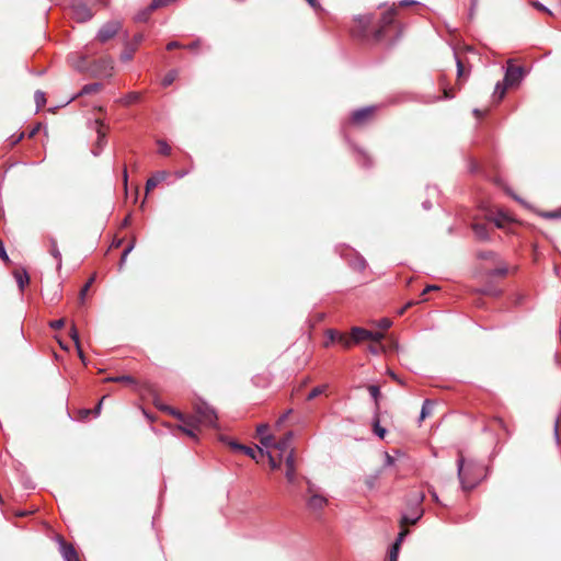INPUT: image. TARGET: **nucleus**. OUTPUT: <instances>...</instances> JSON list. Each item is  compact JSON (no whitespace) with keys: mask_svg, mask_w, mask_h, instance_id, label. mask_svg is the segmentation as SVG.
Returning <instances> with one entry per match:
<instances>
[{"mask_svg":"<svg viewBox=\"0 0 561 561\" xmlns=\"http://www.w3.org/2000/svg\"><path fill=\"white\" fill-rule=\"evenodd\" d=\"M458 479L463 491L474 489L483 479V466L472 459L466 460L461 453L457 459Z\"/></svg>","mask_w":561,"mask_h":561,"instance_id":"f257e3e1","label":"nucleus"},{"mask_svg":"<svg viewBox=\"0 0 561 561\" xmlns=\"http://www.w3.org/2000/svg\"><path fill=\"white\" fill-rule=\"evenodd\" d=\"M194 415H190L188 417H193V427H182V432L192 438H196V430L198 424L207 426V427H216L217 425V413L216 411L208 405L204 401H196L194 403Z\"/></svg>","mask_w":561,"mask_h":561,"instance_id":"f03ea898","label":"nucleus"},{"mask_svg":"<svg viewBox=\"0 0 561 561\" xmlns=\"http://www.w3.org/2000/svg\"><path fill=\"white\" fill-rule=\"evenodd\" d=\"M383 337L385 334L380 331L373 332L363 328L355 327L352 329L351 337L341 335L340 341L345 347H350L352 343H358L366 340L380 343Z\"/></svg>","mask_w":561,"mask_h":561,"instance_id":"7ed1b4c3","label":"nucleus"},{"mask_svg":"<svg viewBox=\"0 0 561 561\" xmlns=\"http://www.w3.org/2000/svg\"><path fill=\"white\" fill-rule=\"evenodd\" d=\"M307 507L312 512L322 511L328 504V499L325 495L320 493L319 488L316 486L310 480H307Z\"/></svg>","mask_w":561,"mask_h":561,"instance_id":"20e7f679","label":"nucleus"},{"mask_svg":"<svg viewBox=\"0 0 561 561\" xmlns=\"http://www.w3.org/2000/svg\"><path fill=\"white\" fill-rule=\"evenodd\" d=\"M94 5L96 3H105L104 0H76L71 5L72 16L78 22H87L92 19V9L88 5Z\"/></svg>","mask_w":561,"mask_h":561,"instance_id":"39448f33","label":"nucleus"},{"mask_svg":"<svg viewBox=\"0 0 561 561\" xmlns=\"http://www.w3.org/2000/svg\"><path fill=\"white\" fill-rule=\"evenodd\" d=\"M122 28V23L117 20L108 21L101 26L96 34V41L100 43H106L113 38Z\"/></svg>","mask_w":561,"mask_h":561,"instance_id":"423d86ee","label":"nucleus"},{"mask_svg":"<svg viewBox=\"0 0 561 561\" xmlns=\"http://www.w3.org/2000/svg\"><path fill=\"white\" fill-rule=\"evenodd\" d=\"M524 75L525 72L523 67L514 66L511 61H508L505 71L504 83L507 87L516 85L523 80Z\"/></svg>","mask_w":561,"mask_h":561,"instance_id":"0eeeda50","label":"nucleus"},{"mask_svg":"<svg viewBox=\"0 0 561 561\" xmlns=\"http://www.w3.org/2000/svg\"><path fill=\"white\" fill-rule=\"evenodd\" d=\"M377 110L376 106H366L353 112L351 121L353 124L363 125L365 124Z\"/></svg>","mask_w":561,"mask_h":561,"instance_id":"6e6552de","label":"nucleus"},{"mask_svg":"<svg viewBox=\"0 0 561 561\" xmlns=\"http://www.w3.org/2000/svg\"><path fill=\"white\" fill-rule=\"evenodd\" d=\"M285 463H286V468H287L286 472H285L286 479L289 483H294L296 480V467H295L294 450L289 451V454L287 455V457L285 459Z\"/></svg>","mask_w":561,"mask_h":561,"instance_id":"1a4fd4ad","label":"nucleus"},{"mask_svg":"<svg viewBox=\"0 0 561 561\" xmlns=\"http://www.w3.org/2000/svg\"><path fill=\"white\" fill-rule=\"evenodd\" d=\"M60 552L65 561H79L77 551L75 550L72 545L66 543L62 539H60Z\"/></svg>","mask_w":561,"mask_h":561,"instance_id":"9d476101","label":"nucleus"},{"mask_svg":"<svg viewBox=\"0 0 561 561\" xmlns=\"http://www.w3.org/2000/svg\"><path fill=\"white\" fill-rule=\"evenodd\" d=\"M169 173L167 171H158L152 176H150L146 182V192H150L153 190L159 183L163 182L168 178Z\"/></svg>","mask_w":561,"mask_h":561,"instance_id":"9b49d317","label":"nucleus"},{"mask_svg":"<svg viewBox=\"0 0 561 561\" xmlns=\"http://www.w3.org/2000/svg\"><path fill=\"white\" fill-rule=\"evenodd\" d=\"M267 430H268L267 424H260L256 427V432L261 436L260 442L266 448L271 447L272 442H273V437H272V435L267 434Z\"/></svg>","mask_w":561,"mask_h":561,"instance_id":"f8f14e48","label":"nucleus"},{"mask_svg":"<svg viewBox=\"0 0 561 561\" xmlns=\"http://www.w3.org/2000/svg\"><path fill=\"white\" fill-rule=\"evenodd\" d=\"M291 438H293V433L289 432L283 438H280L276 444L272 443L271 447L278 449L282 454L286 453L287 450L290 451L291 450L290 449Z\"/></svg>","mask_w":561,"mask_h":561,"instance_id":"ddd939ff","label":"nucleus"},{"mask_svg":"<svg viewBox=\"0 0 561 561\" xmlns=\"http://www.w3.org/2000/svg\"><path fill=\"white\" fill-rule=\"evenodd\" d=\"M169 414L175 416L178 420H180L182 422V425L179 426V428L182 431V427H193L194 423H193V417H188L186 415H184L182 412L171 408L169 409L168 411Z\"/></svg>","mask_w":561,"mask_h":561,"instance_id":"4468645a","label":"nucleus"},{"mask_svg":"<svg viewBox=\"0 0 561 561\" xmlns=\"http://www.w3.org/2000/svg\"><path fill=\"white\" fill-rule=\"evenodd\" d=\"M49 253L56 259L57 261V270L61 268V253L58 249L57 241L55 239L49 240Z\"/></svg>","mask_w":561,"mask_h":561,"instance_id":"2eb2a0df","label":"nucleus"},{"mask_svg":"<svg viewBox=\"0 0 561 561\" xmlns=\"http://www.w3.org/2000/svg\"><path fill=\"white\" fill-rule=\"evenodd\" d=\"M472 229L478 239H480V240L489 239L488 229L484 224H479V222L473 224Z\"/></svg>","mask_w":561,"mask_h":561,"instance_id":"dca6fc26","label":"nucleus"},{"mask_svg":"<svg viewBox=\"0 0 561 561\" xmlns=\"http://www.w3.org/2000/svg\"><path fill=\"white\" fill-rule=\"evenodd\" d=\"M70 336H71V339L73 340V342L76 344V347L78 350V354H79L80 359L84 364L85 363V357H84V354H83V352L81 350L80 340H79V333H78V331H77L75 325H72L71 329H70Z\"/></svg>","mask_w":561,"mask_h":561,"instance_id":"f3484780","label":"nucleus"},{"mask_svg":"<svg viewBox=\"0 0 561 561\" xmlns=\"http://www.w3.org/2000/svg\"><path fill=\"white\" fill-rule=\"evenodd\" d=\"M242 451L252 459H254L255 461H260V458L265 456V450L260 447L257 448V450H254L251 447L244 446Z\"/></svg>","mask_w":561,"mask_h":561,"instance_id":"a211bd4d","label":"nucleus"},{"mask_svg":"<svg viewBox=\"0 0 561 561\" xmlns=\"http://www.w3.org/2000/svg\"><path fill=\"white\" fill-rule=\"evenodd\" d=\"M137 48L136 46H131V44H126L124 50L121 54V60L122 61H130L134 57V54L136 53Z\"/></svg>","mask_w":561,"mask_h":561,"instance_id":"6ab92c4d","label":"nucleus"},{"mask_svg":"<svg viewBox=\"0 0 561 561\" xmlns=\"http://www.w3.org/2000/svg\"><path fill=\"white\" fill-rule=\"evenodd\" d=\"M490 220L497 227V228H504L506 222L510 221V218L503 214L497 213L496 215L492 216Z\"/></svg>","mask_w":561,"mask_h":561,"instance_id":"aec40b11","label":"nucleus"},{"mask_svg":"<svg viewBox=\"0 0 561 561\" xmlns=\"http://www.w3.org/2000/svg\"><path fill=\"white\" fill-rule=\"evenodd\" d=\"M19 288L23 290L30 282L28 274L24 271L22 273L16 272L14 274Z\"/></svg>","mask_w":561,"mask_h":561,"instance_id":"412c9836","label":"nucleus"},{"mask_svg":"<svg viewBox=\"0 0 561 561\" xmlns=\"http://www.w3.org/2000/svg\"><path fill=\"white\" fill-rule=\"evenodd\" d=\"M396 13H397L396 8H391L382 14V16H381L382 27L390 25L393 22Z\"/></svg>","mask_w":561,"mask_h":561,"instance_id":"4be33fe9","label":"nucleus"},{"mask_svg":"<svg viewBox=\"0 0 561 561\" xmlns=\"http://www.w3.org/2000/svg\"><path fill=\"white\" fill-rule=\"evenodd\" d=\"M105 381L124 382V383H128V385H135L136 383V380L131 376H128V375H122V376H116V377H108V378L105 379Z\"/></svg>","mask_w":561,"mask_h":561,"instance_id":"5701e85b","label":"nucleus"},{"mask_svg":"<svg viewBox=\"0 0 561 561\" xmlns=\"http://www.w3.org/2000/svg\"><path fill=\"white\" fill-rule=\"evenodd\" d=\"M507 85L503 82H497L494 89L493 96L496 99V102H500L505 93H506Z\"/></svg>","mask_w":561,"mask_h":561,"instance_id":"b1692460","label":"nucleus"},{"mask_svg":"<svg viewBox=\"0 0 561 561\" xmlns=\"http://www.w3.org/2000/svg\"><path fill=\"white\" fill-rule=\"evenodd\" d=\"M99 64L102 65V67H103V69L101 70L102 75L111 76L112 70H113V65H114L113 59L104 58V59L100 60Z\"/></svg>","mask_w":561,"mask_h":561,"instance_id":"393cba45","label":"nucleus"},{"mask_svg":"<svg viewBox=\"0 0 561 561\" xmlns=\"http://www.w3.org/2000/svg\"><path fill=\"white\" fill-rule=\"evenodd\" d=\"M432 409L433 402L431 400H425L421 409L420 420L423 421L426 419L432 413Z\"/></svg>","mask_w":561,"mask_h":561,"instance_id":"a878e982","label":"nucleus"},{"mask_svg":"<svg viewBox=\"0 0 561 561\" xmlns=\"http://www.w3.org/2000/svg\"><path fill=\"white\" fill-rule=\"evenodd\" d=\"M95 280V275H92L88 282L84 284V286L81 288L80 290V294H79V299L80 301L83 304L84 302V299H85V296H87V293L89 290V288L92 286V284L94 283Z\"/></svg>","mask_w":561,"mask_h":561,"instance_id":"bb28decb","label":"nucleus"},{"mask_svg":"<svg viewBox=\"0 0 561 561\" xmlns=\"http://www.w3.org/2000/svg\"><path fill=\"white\" fill-rule=\"evenodd\" d=\"M422 516V511H417L416 513H414L413 515L409 516V515H403L402 518H401V523L402 524H415L420 517Z\"/></svg>","mask_w":561,"mask_h":561,"instance_id":"cd10ccee","label":"nucleus"},{"mask_svg":"<svg viewBox=\"0 0 561 561\" xmlns=\"http://www.w3.org/2000/svg\"><path fill=\"white\" fill-rule=\"evenodd\" d=\"M140 99V94L138 92H130L122 99L123 104L130 105L137 102Z\"/></svg>","mask_w":561,"mask_h":561,"instance_id":"c85d7f7f","label":"nucleus"},{"mask_svg":"<svg viewBox=\"0 0 561 561\" xmlns=\"http://www.w3.org/2000/svg\"><path fill=\"white\" fill-rule=\"evenodd\" d=\"M101 85L99 83H91V84H85L82 89H81V94H91V93H94V92H98L100 90Z\"/></svg>","mask_w":561,"mask_h":561,"instance_id":"c756f323","label":"nucleus"},{"mask_svg":"<svg viewBox=\"0 0 561 561\" xmlns=\"http://www.w3.org/2000/svg\"><path fill=\"white\" fill-rule=\"evenodd\" d=\"M327 389L325 385L314 387L308 394L307 399L312 400L317 398L318 396L322 394Z\"/></svg>","mask_w":561,"mask_h":561,"instance_id":"7c9ffc66","label":"nucleus"},{"mask_svg":"<svg viewBox=\"0 0 561 561\" xmlns=\"http://www.w3.org/2000/svg\"><path fill=\"white\" fill-rule=\"evenodd\" d=\"M363 30L367 28L370 22L373 21V16L369 14L366 15H359L356 18Z\"/></svg>","mask_w":561,"mask_h":561,"instance_id":"2f4dec72","label":"nucleus"},{"mask_svg":"<svg viewBox=\"0 0 561 561\" xmlns=\"http://www.w3.org/2000/svg\"><path fill=\"white\" fill-rule=\"evenodd\" d=\"M368 391H369V393H370L371 398L375 400L376 407L378 408V398H379V396H380V389H379V387H378V386H376V385H370V386L368 387Z\"/></svg>","mask_w":561,"mask_h":561,"instance_id":"473e14b6","label":"nucleus"},{"mask_svg":"<svg viewBox=\"0 0 561 561\" xmlns=\"http://www.w3.org/2000/svg\"><path fill=\"white\" fill-rule=\"evenodd\" d=\"M34 100L37 105V107H42L46 103L45 93L43 91H36L34 94Z\"/></svg>","mask_w":561,"mask_h":561,"instance_id":"72a5a7b5","label":"nucleus"},{"mask_svg":"<svg viewBox=\"0 0 561 561\" xmlns=\"http://www.w3.org/2000/svg\"><path fill=\"white\" fill-rule=\"evenodd\" d=\"M158 146H159V152L161 154H164V156H169L171 153V147L168 145L167 141L164 140H158Z\"/></svg>","mask_w":561,"mask_h":561,"instance_id":"f704fd0d","label":"nucleus"},{"mask_svg":"<svg viewBox=\"0 0 561 561\" xmlns=\"http://www.w3.org/2000/svg\"><path fill=\"white\" fill-rule=\"evenodd\" d=\"M374 432L379 438H383L386 435V430L380 426L378 419L374 422Z\"/></svg>","mask_w":561,"mask_h":561,"instance_id":"c9c22d12","label":"nucleus"},{"mask_svg":"<svg viewBox=\"0 0 561 561\" xmlns=\"http://www.w3.org/2000/svg\"><path fill=\"white\" fill-rule=\"evenodd\" d=\"M176 79V72L170 71L162 80V85L168 87L173 83V81Z\"/></svg>","mask_w":561,"mask_h":561,"instance_id":"e433bc0d","label":"nucleus"},{"mask_svg":"<svg viewBox=\"0 0 561 561\" xmlns=\"http://www.w3.org/2000/svg\"><path fill=\"white\" fill-rule=\"evenodd\" d=\"M542 217L547 219H560L561 218V207L557 210L547 211L542 214Z\"/></svg>","mask_w":561,"mask_h":561,"instance_id":"4c0bfd02","label":"nucleus"},{"mask_svg":"<svg viewBox=\"0 0 561 561\" xmlns=\"http://www.w3.org/2000/svg\"><path fill=\"white\" fill-rule=\"evenodd\" d=\"M380 474H381V470H378V471H376V473H375V474L369 476V477L367 478V480H366V484H367L370 489H373V488L375 486L376 481H377V479L379 478V476H380Z\"/></svg>","mask_w":561,"mask_h":561,"instance_id":"58836bf2","label":"nucleus"},{"mask_svg":"<svg viewBox=\"0 0 561 561\" xmlns=\"http://www.w3.org/2000/svg\"><path fill=\"white\" fill-rule=\"evenodd\" d=\"M221 440L227 443L233 450L242 451V449L244 447V445L239 444V443L233 442V440H228V438H226V437H221Z\"/></svg>","mask_w":561,"mask_h":561,"instance_id":"ea45409f","label":"nucleus"},{"mask_svg":"<svg viewBox=\"0 0 561 561\" xmlns=\"http://www.w3.org/2000/svg\"><path fill=\"white\" fill-rule=\"evenodd\" d=\"M352 265L355 270L363 271L366 267V261L363 257H356Z\"/></svg>","mask_w":561,"mask_h":561,"instance_id":"a19ab883","label":"nucleus"},{"mask_svg":"<svg viewBox=\"0 0 561 561\" xmlns=\"http://www.w3.org/2000/svg\"><path fill=\"white\" fill-rule=\"evenodd\" d=\"M265 455L268 458V462H270L271 468L273 470L278 469L279 468V461H277L275 459V457L272 455V453L271 451H265Z\"/></svg>","mask_w":561,"mask_h":561,"instance_id":"79ce46f5","label":"nucleus"},{"mask_svg":"<svg viewBox=\"0 0 561 561\" xmlns=\"http://www.w3.org/2000/svg\"><path fill=\"white\" fill-rule=\"evenodd\" d=\"M144 39H145V35L141 33H138L133 37V39L128 44H131V46H136V48H138V46L142 43Z\"/></svg>","mask_w":561,"mask_h":561,"instance_id":"37998d69","label":"nucleus"},{"mask_svg":"<svg viewBox=\"0 0 561 561\" xmlns=\"http://www.w3.org/2000/svg\"><path fill=\"white\" fill-rule=\"evenodd\" d=\"M392 322L388 318L380 319L377 323L378 328L382 331L389 329L391 327Z\"/></svg>","mask_w":561,"mask_h":561,"instance_id":"c03bdc74","label":"nucleus"},{"mask_svg":"<svg viewBox=\"0 0 561 561\" xmlns=\"http://www.w3.org/2000/svg\"><path fill=\"white\" fill-rule=\"evenodd\" d=\"M133 248H134V245H133V244H130L129 247H127V248L124 250V252H123V254H122V257H121L119 268H122V267H123V265L125 264L126 259H127L128 254L131 252Z\"/></svg>","mask_w":561,"mask_h":561,"instance_id":"a18cd8bd","label":"nucleus"},{"mask_svg":"<svg viewBox=\"0 0 561 561\" xmlns=\"http://www.w3.org/2000/svg\"><path fill=\"white\" fill-rule=\"evenodd\" d=\"M152 11L149 10V7L146 9V11L139 13L136 15V21L138 22H145L147 21L149 14L151 13Z\"/></svg>","mask_w":561,"mask_h":561,"instance_id":"49530a36","label":"nucleus"},{"mask_svg":"<svg viewBox=\"0 0 561 561\" xmlns=\"http://www.w3.org/2000/svg\"><path fill=\"white\" fill-rule=\"evenodd\" d=\"M65 325V319H58V320H55V321H51L49 323V327L54 330H59L61 329L62 327Z\"/></svg>","mask_w":561,"mask_h":561,"instance_id":"de8ad7c7","label":"nucleus"},{"mask_svg":"<svg viewBox=\"0 0 561 561\" xmlns=\"http://www.w3.org/2000/svg\"><path fill=\"white\" fill-rule=\"evenodd\" d=\"M506 274H507L506 266L497 267L491 272V275H493V276H504Z\"/></svg>","mask_w":561,"mask_h":561,"instance_id":"09e8293b","label":"nucleus"},{"mask_svg":"<svg viewBox=\"0 0 561 561\" xmlns=\"http://www.w3.org/2000/svg\"><path fill=\"white\" fill-rule=\"evenodd\" d=\"M400 546L399 542H394L389 551V557L398 558Z\"/></svg>","mask_w":561,"mask_h":561,"instance_id":"8fccbe9b","label":"nucleus"},{"mask_svg":"<svg viewBox=\"0 0 561 561\" xmlns=\"http://www.w3.org/2000/svg\"><path fill=\"white\" fill-rule=\"evenodd\" d=\"M533 5H534L536 9H538V10H540V11H542V12H546V13H548V14L552 15V12H551L547 7H545L542 3H540V2L535 1V2H533Z\"/></svg>","mask_w":561,"mask_h":561,"instance_id":"3c124183","label":"nucleus"},{"mask_svg":"<svg viewBox=\"0 0 561 561\" xmlns=\"http://www.w3.org/2000/svg\"><path fill=\"white\" fill-rule=\"evenodd\" d=\"M456 64H457V77H458V79H460L463 76V65L459 58L456 59Z\"/></svg>","mask_w":561,"mask_h":561,"instance_id":"603ef678","label":"nucleus"},{"mask_svg":"<svg viewBox=\"0 0 561 561\" xmlns=\"http://www.w3.org/2000/svg\"><path fill=\"white\" fill-rule=\"evenodd\" d=\"M479 0H471L470 10H469V18L472 19L476 12V9L478 7Z\"/></svg>","mask_w":561,"mask_h":561,"instance_id":"864d4df0","label":"nucleus"},{"mask_svg":"<svg viewBox=\"0 0 561 561\" xmlns=\"http://www.w3.org/2000/svg\"><path fill=\"white\" fill-rule=\"evenodd\" d=\"M0 257L4 261V262H9V256L5 252V249H4V245H3V242L0 241Z\"/></svg>","mask_w":561,"mask_h":561,"instance_id":"5fc2aeb1","label":"nucleus"},{"mask_svg":"<svg viewBox=\"0 0 561 561\" xmlns=\"http://www.w3.org/2000/svg\"><path fill=\"white\" fill-rule=\"evenodd\" d=\"M369 350H370L371 353L378 354V353H380L383 350V347L381 346L380 343H376V345H371L369 347Z\"/></svg>","mask_w":561,"mask_h":561,"instance_id":"6e6d98bb","label":"nucleus"},{"mask_svg":"<svg viewBox=\"0 0 561 561\" xmlns=\"http://www.w3.org/2000/svg\"><path fill=\"white\" fill-rule=\"evenodd\" d=\"M328 336H329V340H330L331 342H333V341H335V339H336V337H337V340L340 341V336H341V335H339L336 332H334V331L330 330V331H328Z\"/></svg>","mask_w":561,"mask_h":561,"instance_id":"4d7b16f0","label":"nucleus"},{"mask_svg":"<svg viewBox=\"0 0 561 561\" xmlns=\"http://www.w3.org/2000/svg\"><path fill=\"white\" fill-rule=\"evenodd\" d=\"M438 289H439V287H438V286H436V285H428V286H426V287L424 288V290L422 291V295H425V294H427V293H430V291L438 290Z\"/></svg>","mask_w":561,"mask_h":561,"instance_id":"13d9d810","label":"nucleus"},{"mask_svg":"<svg viewBox=\"0 0 561 561\" xmlns=\"http://www.w3.org/2000/svg\"><path fill=\"white\" fill-rule=\"evenodd\" d=\"M105 398H106V397H103V398L99 401V403L96 404V407L94 408V414H95V416H98V415L100 414L101 409H102V403H103V401H104V399H105Z\"/></svg>","mask_w":561,"mask_h":561,"instance_id":"bf43d9fd","label":"nucleus"},{"mask_svg":"<svg viewBox=\"0 0 561 561\" xmlns=\"http://www.w3.org/2000/svg\"><path fill=\"white\" fill-rule=\"evenodd\" d=\"M105 144V135L104 134H101L99 131V139H98V146L100 147V149H102V147L104 146Z\"/></svg>","mask_w":561,"mask_h":561,"instance_id":"052dcab7","label":"nucleus"},{"mask_svg":"<svg viewBox=\"0 0 561 561\" xmlns=\"http://www.w3.org/2000/svg\"><path fill=\"white\" fill-rule=\"evenodd\" d=\"M179 47H181V44L179 42H170L167 45V49H169V50L174 49V48H179Z\"/></svg>","mask_w":561,"mask_h":561,"instance_id":"680f3d73","label":"nucleus"},{"mask_svg":"<svg viewBox=\"0 0 561 561\" xmlns=\"http://www.w3.org/2000/svg\"><path fill=\"white\" fill-rule=\"evenodd\" d=\"M385 458H386L385 459V466L393 465L394 460H393V458L389 454H386Z\"/></svg>","mask_w":561,"mask_h":561,"instance_id":"e2e57ef3","label":"nucleus"},{"mask_svg":"<svg viewBox=\"0 0 561 561\" xmlns=\"http://www.w3.org/2000/svg\"><path fill=\"white\" fill-rule=\"evenodd\" d=\"M417 2L414 1V0H402L400 1V5L402 7H407V5H412V4H416Z\"/></svg>","mask_w":561,"mask_h":561,"instance_id":"0e129e2a","label":"nucleus"},{"mask_svg":"<svg viewBox=\"0 0 561 561\" xmlns=\"http://www.w3.org/2000/svg\"><path fill=\"white\" fill-rule=\"evenodd\" d=\"M23 137H24V134H23V133H21V134H20L19 136H16V137H12L11 145H15V144H18L19 141H21V140H22V138H23Z\"/></svg>","mask_w":561,"mask_h":561,"instance_id":"69168bd1","label":"nucleus"},{"mask_svg":"<svg viewBox=\"0 0 561 561\" xmlns=\"http://www.w3.org/2000/svg\"><path fill=\"white\" fill-rule=\"evenodd\" d=\"M405 535H407V530H403V531H401V533L399 534V536H398V538H397V540H396V542H399V546H401V542H402V540H403V538H404V536H405Z\"/></svg>","mask_w":561,"mask_h":561,"instance_id":"338daca9","label":"nucleus"},{"mask_svg":"<svg viewBox=\"0 0 561 561\" xmlns=\"http://www.w3.org/2000/svg\"><path fill=\"white\" fill-rule=\"evenodd\" d=\"M291 410H288L287 412H285L278 420V424L283 423L287 417L288 415L290 414Z\"/></svg>","mask_w":561,"mask_h":561,"instance_id":"774afa93","label":"nucleus"}]
</instances>
